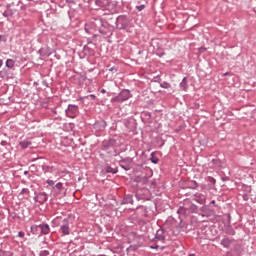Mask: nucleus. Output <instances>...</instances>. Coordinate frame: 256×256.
Masks as SVG:
<instances>
[{
    "label": "nucleus",
    "mask_w": 256,
    "mask_h": 256,
    "mask_svg": "<svg viewBox=\"0 0 256 256\" xmlns=\"http://www.w3.org/2000/svg\"><path fill=\"white\" fill-rule=\"evenodd\" d=\"M42 85H43L44 87H49V82H47V80H43V81H42Z\"/></svg>",
    "instance_id": "32"
},
{
    "label": "nucleus",
    "mask_w": 256,
    "mask_h": 256,
    "mask_svg": "<svg viewBox=\"0 0 256 256\" xmlns=\"http://www.w3.org/2000/svg\"><path fill=\"white\" fill-rule=\"evenodd\" d=\"M131 163H133V159L131 158H123L119 161V165L121 169H124V171H130L131 170Z\"/></svg>",
    "instance_id": "9"
},
{
    "label": "nucleus",
    "mask_w": 256,
    "mask_h": 256,
    "mask_svg": "<svg viewBox=\"0 0 256 256\" xmlns=\"http://www.w3.org/2000/svg\"><path fill=\"white\" fill-rule=\"evenodd\" d=\"M150 249H159V245H157V244L152 245V246H150Z\"/></svg>",
    "instance_id": "34"
},
{
    "label": "nucleus",
    "mask_w": 256,
    "mask_h": 256,
    "mask_svg": "<svg viewBox=\"0 0 256 256\" xmlns=\"http://www.w3.org/2000/svg\"><path fill=\"white\" fill-rule=\"evenodd\" d=\"M116 23V29L125 30L129 25H131V18H129L127 15H120L115 20Z\"/></svg>",
    "instance_id": "2"
},
{
    "label": "nucleus",
    "mask_w": 256,
    "mask_h": 256,
    "mask_svg": "<svg viewBox=\"0 0 256 256\" xmlns=\"http://www.w3.org/2000/svg\"><path fill=\"white\" fill-rule=\"evenodd\" d=\"M77 113H79V106L69 104L68 108L66 109L67 117H70L71 119H75V117H77Z\"/></svg>",
    "instance_id": "6"
},
{
    "label": "nucleus",
    "mask_w": 256,
    "mask_h": 256,
    "mask_svg": "<svg viewBox=\"0 0 256 256\" xmlns=\"http://www.w3.org/2000/svg\"><path fill=\"white\" fill-rule=\"evenodd\" d=\"M136 9L138 10V11H143V9H145V5H139V6H136Z\"/></svg>",
    "instance_id": "31"
},
{
    "label": "nucleus",
    "mask_w": 256,
    "mask_h": 256,
    "mask_svg": "<svg viewBox=\"0 0 256 256\" xmlns=\"http://www.w3.org/2000/svg\"><path fill=\"white\" fill-rule=\"evenodd\" d=\"M89 97L90 99H93V100L97 99V96H95V94H90Z\"/></svg>",
    "instance_id": "36"
},
{
    "label": "nucleus",
    "mask_w": 256,
    "mask_h": 256,
    "mask_svg": "<svg viewBox=\"0 0 256 256\" xmlns=\"http://www.w3.org/2000/svg\"><path fill=\"white\" fill-rule=\"evenodd\" d=\"M197 209V205L192 204L190 208L180 206L177 210L178 215H189V213H193Z\"/></svg>",
    "instance_id": "8"
},
{
    "label": "nucleus",
    "mask_w": 256,
    "mask_h": 256,
    "mask_svg": "<svg viewBox=\"0 0 256 256\" xmlns=\"http://www.w3.org/2000/svg\"><path fill=\"white\" fill-rule=\"evenodd\" d=\"M21 149H27L31 145V141L29 140H23L19 143Z\"/></svg>",
    "instance_id": "22"
},
{
    "label": "nucleus",
    "mask_w": 256,
    "mask_h": 256,
    "mask_svg": "<svg viewBox=\"0 0 256 256\" xmlns=\"http://www.w3.org/2000/svg\"><path fill=\"white\" fill-rule=\"evenodd\" d=\"M109 0H95V5L99 7V9H103L105 11Z\"/></svg>",
    "instance_id": "15"
},
{
    "label": "nucleus",
    "mask_w": 256,
    "mask_h": 256,
    "mask_svg": "<svg viewBox=\"0 0 256 256\" xmlns=\"http://www.w3.org/2000/svg\"><path fill=\"white\" fill-rule=\"evenodd\" d=\"M144 217H147V214H143Z\"/></svg>",
    "instance_id": "48"
},
{
    "label": "nucleus",
    "mask_w": 256,
    "mask_h": 256,
    "mask_svg": "<svg viewBox=\"0 0 256 256\" xmlns=\"http://www.w3.org/2000/svg\"><path fill=\"white\" fill-rule=\"evenodd\" d=\"M6 67L8 69H13V67H15V60L13 59H7L6 60Z\"/></svg>",
    "instance_id": "23"
},
{
    "label": "nucleus",
    "mask_w": 256,
    "mask_h": 256,
    "mask_svg": "<svg viewBox=\"0 0 256 256\" xmlns=\"http://www.w3.org/2000/svg\"><path fill=\"white\" fill-rule=\"evenodd\" d=\"M0 67H3V61L0 59Z\"/></svg>",
    "instance_id": "42"
},
{
    "label": "nucleus",
    "mask_w": 256,
    "mask_h": 256,
    "mask_svg": "<svg viewBox=\"0 0 256 256\" xmlns=\"http://www.w3.org/2000/svg\"><path fill=\"white\" fill-rule=\"evenodd\" d=\"M40 231L42 235H49L51 228L49 227V224H40Z\"/></svg>",
    "instance_id": "17"
},
{
    "label": "nucleus",
    "mask_w": 256,
    "mask_h": 256,
    "mask_svg": "<svg viewBox=\"0 0 256 256\" xmlns=\"http://www.w3.org/2000/svg\"><path fill=\"white\" fill-rule=\"evenodd\" d=\"M194 185H195V189H197V182L196 181H194Z\"/></svg>",
    "instance_id": "44"
},
{
    "label": "nucleus",
    "mask_w": 256,
    "mask_h": 256,
    "mask_svg": "<svg viewBox=\"0 0 256 256\" xmlns=\"http://www.w3.org/2000/svg\"><path fill=\"white\" fill-rule=\"evenodd\" d=\"M136 181H139V178H137V180Z\"/></svg>",
    "instance_id": "51"
},
{
    "label": "nucleus",
    "mask_w": 256,
    "mask_h": 256,
    "mask_svg": "<svg viewBox=\"0 0 256 256\" xmlns=\"http://www.w3.org/2000/svg\"><path fill=\"white\" fill-rule=\"evenodd\" d=\"M200 211H201V213H198V215H199L200 217L209 218V217H211V215H213V211H211V209H209V207H207L206 205H203V206L200 208Z\"/></svg>",
    "instance_id": "11"
},
{
    "label": "nucleus",
    "mask_w": 256,
    "mask_h": 256,
    "mask_svg": "<svg viewBox=\"0 0 256 256\" xmlns=\"http://www.w3.org/2000/svg\"><path fill=\"white\" fill-rule=\"evenodd\" d=\"M1 145H2L3 147H5V145H7V141H2V142H1Z\"/></svg>",
    "instance_id": "37"
},
{
    "label": "nucleus",
    "mask_w": 256,
    "mask_h": 256,
    "mask_svg": "<svg viewBox=\"0 0 256 256\" xmlns=\"http://www.w3.org/2000/svg\"><path fill=\"white\" fill-rule=\"evenodd\" d=\"M131 99V91L124 89L116 97L112 98V102L123 103V101H128Z\"/></svg>",
    "instance_id": "4"
},
{
    "label": "nucleus",
    "mask_w": 256,
    "mask_h": 256,
    "mask_svg": "<svg viewBox=\"0 0 256 256\" xmlns=\"http://www.w3.org/2000/svg\"><path fill=\"white\" fill-rule=\"evenodd\" d=\"M18 237H25V232L23 231L18 232Z\"/></svg>",
    "instance_id": "33"
},
{
    "label": "nucleus",
    "mask_w": 256,
    "mask_h": 256,
    "mask_svg": "<svg viewBox=\"0 0 256 256\" xmlns=\"http://www.w3.org/2000/svg\"><path fill=\"white\" fill-rule=\"evenodd\" d=\"M47 193L45 192H40L34 197L35 203H39L40 205H43L47 201Z\"/></svg>",
    "instance_id": "10"
},
{
    "label": "nucleus",
    "mask_w": 256,
    "mask_h": 256,
    "mask_svg": "<svg viewBox=\"0 0 256 256\" xmlns=\"http://www.w3.org/2000/svg\"><path fill=\"white\" fill-rule=\"evenodd\" d=\"M40 256H49V251L47 250L41 251Z\"/></svg>",
    "instance_id": "30"
},
{
    "label": "nucleus",
    "mask_w": 256,
    "mask_h": 256,
    "mask_svg": "<svg viewBox=\"0 0 256 256\" xmlns=\"http://www.w3.org/2000/svg\"><path fill=\"white\" fill-rule=\"evenodd\" d=\"M104 11H108L112 15L113 13H117V4L111 0H108V3L106 4V8H104Z\"/></svg>",
    "instance_id": "12"
},
{
    "label": "nucleus",
    "mask_w": 256,
    "mask_h": 256,
    "mask_svg": "<svg viewBox=\"0 0 256 256\" xmlns=\"http://www.w3.org/2000/svg\"><path fill=\"white\" fill-rule=\"evenodd\" d=\"M210 205H216V202H215V200H212L211 202H210Z\"/></svg>",
    "instance_id": "38"
},
{
    "label": "nucleus",
    "mask_w": 256,
    "mask_h": 256,
    "mask_svg": "<svg viewBox=\"0 0 256 256\" xmlns=\"http://www.w3.org/2000/svg\"><path fill=\"white\" fill-rule=\"evenodd\" d=\"M27 1H33L34 3H37L39 0H27Z\"/></svg>",
    "instance_id": "43"
},
{
    "label": "nucleus",
    "mask_w": 256,
    "mask_h": 256,
    "mask_svg": "<svg viewBox=\"0 0 256 256\" xmlns=\"http://www.w3.org/2000/svg\"><path fill=\"white\" fill-rule=\"evenodd\" d=\"M231 243H233V240L229 239L227 236H225L220 242L224 249H229L231 247Z\"/></svg>",
    "instance_id": "14"
},
{
    "label": "nucleus",
    "mask_w": 256,
    "mask_h": 256,
    "mask_svg": "<svg viewBox=\"0 0 256 256\" xmlns=\"http://www.w3.org/2000/svg\"><path fill=\"white\" fill-rule=\"evenodd\" d=\"M191 256H195V254H191Z\"/></svg>",
    "instance_id": "50"
},
{
    "label": "nucleus",
    "mask_w": 256,
    "mask_h": 256,
    "mask_svg": "<svg viewBox=\"0 0 256 256\" xmlns=\"http://www.w3.org/2000/svg\"><path fill=\"white\" fill-rule=\"evenodd\" d=\"M39 229H41V225H32L30 228L32 235H38Z\"/></svg>",
    "instance_id": "21"
},
{
    "label": "nucleus",
    "mask_w": 256,
    "mask_h": 256,
    "mask_svg": "<svg viewBox=\"0 0 256 256\" xmlns=\"http://www.w3.org/2000/svg\"><path fill=\"white\" fill-rule=\"evenodd\" d=\"M3 255V250L0 249V256Z\"/></svg>",
    "instance_id": "45"
},
{
    "label": "nucleus",
    "mask_w": 256,
    "mask_h": 256,
    "mask_svg": "<svg viewBox=\"0 0 256 256\" xmlns=\"http://www.w3.org/2000/svg\"><path fill=\"white\" fill-rule=\"evenodd\" d=\"M193 200L196 201V203H199L200 205H205L207 201V193L197 192L194 194Z\"/></svg>",
    "instance_id": "7"
},
{
    "label": "nucleus",
    "mask_w": 256,
    "mask_h": 256,
    "mask_svg": "<svg viewBox=\"0 0 256 256\" xmlns=\"http://www.w3.org/2000/svg\"><path fill=\"white\" fill-rule=\"evenodd\" d=\"M95 21H96L95 22L96 27L103 26V20L101 18H96Z\"/></svg>",
    "instance_id": "27"
},
{
    "label": "nucleus",
    "mask_w": 256,
    "mask_h": 256,
    "mask_svg": "<svg viewBox=\"0 0 256 256\" xmlns=\"http://www.w3.org/2000/svg\"><path fill=\"white\" fill-rule=\"evenodd\" d=\"M180 88L183 89L184 91H187V78L184 77L182 81L180 82Z\"/></svg>",
    "instance_id": "24"
},
{
    "label": "nucleus",
    "mask_w": 256,
    "mask_h": 256,
    "mask_svg": "<svg viewBox=\"0 0 256 256\" xmlns=\"http://www.w3.org/2000/svg\"><path fill=\"white\" fill-rule=\"evenodd\" d=\"M206 181H207L208 183H210V185H215V183H217V180H215V178H213V177H211V176H208V177L206 178Z\"/></svg>",
    "instance_id": "26"
},
{
    "label": "nucleus",
    "mask_w": 256,
    "mask_h": 256,
    "mask_svg": "<svg viewBox=\"0 0 256 256\" xmlns=\"http://www.w3.org/2000/svg\"><path fill=\"white\" fill-rule=\"evenodd\" d=\"M117 145V140L111 138L109 140H104L103 143H102V151H106V153H111L109 152L110 149H113L114 151V156L117 155V150L115 149Z\"/></svg>",
    "instance_id": "3"
},
{
    "label": "nucleus",
    "mask_w": 256,
    "mask_h": 256,
    "mask_svg": "<svg viewBox=\"0 0 256 256\" xmlns=\"http://www.w3.org/2000/svg\"><path fill=\"white\" fill-rule=\"evenodd\" d=\"M163 55H165V53L158 54V57H163Z\"/></svg>",
    "instance_id": "41"
},
{
    "label": "nucleus",
    "mask_w": 256,
    "mask_h": 256,
    "mask_svg": "<svg viewBox=\"0 0 256 256\" xmlns=\"http://www.w3.org/2000/svg\"><path fill=\"white\" fill-rule=\"evenodd\" d=\"M3 17H9V14H7V12H4Z\"/></svg>",
    "instance_id": "39"
},
{
    "label": "nucleus",
    "mask_w": 256,
    "mask_h": 256,
    "mask_svg": "<svg viewBox=\"0 0 256 256\" xmlns=\"http://www.w3.org/2000/svg\"><path fill=\"white\" fill-rule=\"evenodd\" d=\"M42 51H43V50H42V49H40V50H39V53H41Z\"/></svg>",
    "instance_id": "47"
},
{
    "label": "nucleus",
    "mask_w": 256,
    "mask_h": 256,
    "mask_svg": "<svg viewBox=\"0 0 256 256\" xmlns=\"http://www.w3.org/2000/svg\"><path fill=\"white\" fill-rule=\"evenodd\" d=\"M110 71H113V68H111Z\"/></svg>",
    "instance_id": "49"
},
{
    "label": "nucleus",
    "mask_w": 256,
    "mask_h": 256,
    "mask_svg": "<svg viewBox=\"0 0 256 256\" xmlns=\"http://www.w3.org/2000/svg\"><path fill=\"white\" fill-rule=\"evenodd\" d=\"M0 41H3L5 43V41H7V39L3 35H0Z\"/></svg>",
    "instance_id": "35"
},
{
    "label": "nucleus",
    "mask_w": 256,
    "mask_h": 256,
    "mask_svg": "<svg viewBox=\"0 0 256 256\" xmlns=\"http://www.w3.org/2000/svg\"><path fill=\"white\" fill-rule=\"evenodd\" d=\"M105 127H107V122L105 120H99L94 124V129H96V131H105Z\"/></svg>",
    "instance_id": "13"
},
{
    "label": "nucleus",
    "mask_w": 256,
    "mask_h": 256,
    "mask_svg": "<svg viewBox=\"0 0 256 256\" xmlns=\"http://www.w3.org/2000/svg\"><path fill=\"white\" fill-rule=\"evenodd\" d=\"M72 229L73 222L71 221V218H64L59 224L58 233H60L62 237H67L68 235H71Z\"/></svg>",
    "instance_id": "1"
},
{
    "label": "nucleus",
    "mask_w": 256,
    "mask_h": 256,
    "mask_svg": "<svg viewBox=\"0 0 256 256\" xmlns=\"http://www.w3.org/2000/svg\"><path fill=\"white\" fill-rule=\"evenodd\" d=\"M133 205V195L128 194L122 200V205Z\"/></svg>",
    "instance_id": "18"
},
{
    "label": "nucleus",
    "mask_w": 256,
    "mask_h": 256,
    "mask_svg": "<svg viewBox=\"0 0 256 256\" xmlns=\"http://www.w3.org/2000/svg\"><path fill=\"white\" fill-rule=\"evenodd\" d=\"M212 163L213 165H215V167H219V164H220L219 159H212Z\"/></svg>",
    "instance_id": "29"
},
{
    "label": "nucleus",
    "mask_w": 256,
    "mask_h": 256,
    "mask_svg": "<svg viewBox=\"0 0 256 256\" xmlns=\"http://www.w3.org/2000/svg\"><path fill=\"white\" fill-rule=\"evenodd\" d=\"M100 93H107V90H105V89H102L101 91H100Z\"/></svg>",
    "instance_id": "40"
},
{
    "label": "nucleus",
    "mask_w": 256,
    "mask_h": 256,
    "mask_svg": "<svg viewBox=\"0 0 256 256\" xmlns=\"http://www.w3.org/2000/svg\"><path fill=\"white\" fill-rule=\"evenodd\" d=\"M151 163H154V165H157L159 163V158L155 157V153H151Z\"/></svg>",
    "instance_id": "25"
},
{
    "label": "nucleus",
    "mask_w": 256,
    "mask_h": 256,
    "mask_svg": "<svg viewBox=\"0 0 256 256\" xmlns=\"http://www.w3.org/2000/svg\"><path fill=\"white\" fill-rule=\"evenodd\" d=\"M224 232L226 233V235H232L233 236V235L236 234L235 229L231 225L225 226Z\"/></svg>",
    "instance_id": "19"
},
{
    "label": "nucleus",
    "mask_w": 256,
    "mask_h": 256,
    "mask_svg": "<svg viewBox=\"0 0 256 256\" xmlns=\"http://www.w3.org/2000/svg\"><path fill=\"white\" fill-rule=\"evenodd\" d=\"M25 191H27V189H23V190H22V193H25Z\"/></svg>",
    "instance_id": "46"
},
{
    "label": "nucleus",
    "mask_w": 256,
    "mask_h": 256,
    "mask_svg": "<svg viewBox=\"0 0 256 256\" xmlns=\"http://www.w3.org/2000/svg\"><path fill=\"white\" fill-rule=\"evenodd\" d=\"M46 183L52 188L53 193H63V195H65V187H63V183L58 182L55 184V181L49 179L46 181Z\"/></svg>",
    "instance_id": "5"
},
{
    "label": "nucleus",
    "mask_w": 256,
    "mask_h": 256,
    "mask_svg": "<svg viewBox=\"0 0 256 256\" xmlns=\"http://www.w3.org/2000/svg\"><path fill=\"white\" fill-rule=\"evenodd\" d=\"M155 237L158 241H165V230L163 228L157 230Z\"/></svg>",
    "instance_id": "16"
},
{
    "label": "nucleus",
    "mask_w": 256,
    "mask_h": 256,
    "mask_svg": "<svg viewBox=\"0 0 256 256\" xmlns=\"http://www.w3.org/2000/svg\"><path fill=\"white\" fill-rule=\"evenodd\" d=\"M105 171L106 173H111L112 175L119 173L117 168H112L109 164L106 165Z\"/></svg>",
    "instance_id": "20"
},
{
    "label": "nucleus",
    "mask_w": 256,
    "mask_h": 256,
    "mask_svg": "<svg viewBox=\"0 0 256 256\" xmlns=\"http://www.w3.org/2000/svg\"><path fill=\"white\" fill-rule=\"evenodd\" d=\"M160 87H161L162 89H169V88H171V85H170L168 82H162V83L160 84Z\"/></svg>",
    "instance_id": "28"
}]
</instances>
